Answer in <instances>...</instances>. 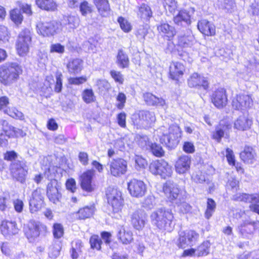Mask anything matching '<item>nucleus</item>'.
I'll use <instances>...</instances> for the list:
<instances>
[{
  "instance_id": "f257e3e1",
  "label": "nucleus",
  "mask_w": 259,
  "mask_h": 259,
  "mask_svg": "<svg viewBox=\"0 0 259 259\" xmlns=\"http://www.w3.org/2000/svg\"><path fill=\"white\" fill-rule=\"evenodd\" d=\"M151 224L162 231L171 232L174 227V215L172 210L164 207L153 211L150 216Z\"/></svg>"
},
{
  "instance_id": "f03ea898",
  "label": "nucleus",
  "mask_w": 259,
  "mask_h": 259,
  "mask_svg": "<svg viewBox=\"0 0 259 259\" xmlns=\"http://www.w3.org/2000/svg\"><path fill=\"white\" fill-rule=\"evenodd\" d=\"M160 142L169 149L176 147L179 143L181 137V131L177 125L173 124L168 128L162 126L159 129Z\"/></svg>"
},
{
  "instance_id": "7ed1b4c3",
  "label": "nucleus",
  "mask_w": 259,
  "mask_h": 259,
  "mask_svg": "<svg viewBox=\"0 0 259 259\" xmlns=\"http://www.w3.org/2000/svg\"><path fill=\"white\" fill-rule=\"evenodd\" d=\"M155 119L154 113L148 111H140L132 116V122L137 128H148L155 122Z\"/></svg>"
},
{
  "instance_id": "20e7f679",
  "label": "nucleus",
  "mask_w": 259,
  "mask_h": 259,
  "mask_svg": "<svg viewBox=\"0 0 259 259\" xmlns=\"http://www.w3.org/2000/svg\"><path fill=\"white\" fill-rule=\"evenodd\" d=\"M108 203L111 207L113 213H119L123 205L121 192L118 189L109 187L106 191Z\"/></svg>"
},
{
  "instance_id": "39448f33",
  "label": "nucleus",
  "mask_w": 259,
  "mask_h": 259,
  "mask_svg": "<svg viewBox=\"0 0 259 259\" xmlns=\"http://www.w3.org/2000/svg\"><path fill=\"white\" fill-rule=\"evenodd\" d=\"M149 170L152 174L159 175L163 179L168 178L172 174L171 166L163 159L156 160L151 163Z\"/></svg>"
},
{
  "instance_id": "423d86ee",
  "label": "nucleus",
  "mask_w": 259,
  "mask_h": 259,
  "mask_svg": "<svg viewBox=\"0 0 259 259\" xmlns=\"http://www.w3.org/2000/svg\"><path fill=\"white\" fill-rule=\"evenodd\" d=\"M47 229V227L40 222L31 220L25 226L24 231L29 241L32 242L39 236L40 232H46Z\"/></svg>"
},
{
  "instance_id": "0eeeda50",
  "label": "nucleus",
  "mask_w": 259,
  "mask_h": 259,
  "mask_svg": "<svg viewBox=\"0 0 259 259\" xmlns=\"http://www.w3.org/2000/svg\"><path fill=\"white\" fill-rule=\"evenodd\" d=\"M199 235L193 230H187L179 233L176 244L179 248H185L193 246L197 242Z\"/></svg>"
},
{
  "instance_id": "6e6552de",
  "label": "nucleus",
  "mask_w": 259,
  "mask_h": 259,
  "mask_svg": "<svg viewBox=\"0 0 259 259\" xmlns=\"http://www.w3.org/2000/svg\"><path fill=\"white\" fill-rule=\"evenodd\" d=\"M31 42V33L29 29L21 31L17 39V53L21 56L27 55Z\"/></svg>"
},
{
  "instance_id": "1a4fd4ad",
  "label": "nucleus",
  "mask_w": 259,
  "mask_h": 259,
  "mask_svg": "<svg viewBox=\"0 0 259 259\" xmlns=\"http://www.w3.org/2000/svg\"><path fill=\"white\" fill-rule=\"evenodd\" d=\"M16 77V64L8 63L0 68V81L5 85L9 84Z\"/></svg>"
},
{
  "instance_id": "9d476101",
  "label": "nucleus",
  "mask_w": 259,
  "mask_h": 259,
  "mask_svg": "<svg viewBox=\"0 0 259 259\" xmlns=\"http://www.w3.org/2000/svg\"><path fill=\"white\" fill-rule=\"evenodd\" d=\"M36 27L37 33L44 36L54 35L61 30V24L55 21L39 22Z\"/></svg>"
},
{
  "instance_id": "9b49d317",
  "label": "nucleus",
  "mask_w": 259,
  "mask_h": 259,
  "mask_svg": "<svg viewBox=\"0 0 259 259\" xmlns=\"http://www.w3.org/2000/svg\"><path fill=\"white\" fill-rule=\"evenodd\" d=\"M163 190L169 201L176 204H179L181 195L180 190L177 184L172 182L167 181L164 184Z\"/></svg>"
},
{
  "instance_id": "f8f14e48",
  "label": "nucleus",
  "mask_w": 259,
  "mask_h": 259,
  "mask_svg": "<svg viewBox=\"0 0 259 259\" xmlns=\"http://www.w3.org/2000/svg\"><path fill=\"white\" fill-rule=\"evenodd\" d=\"M107 166L110 174L116 177L125 174L127 170V163L122 158L112 159L109 161Z\"/></svg>"
},
{
  "instance_id": "ddd939ff",
  "label": "nucleus",
  "mask_w": 259,
  "mask_h": 259,
  "mask_svg": "<svg viewBox=\"0 0 259 259\" xmlns=\"http://www.w3.org/2000/svg\"><path fill=\"white\" fill-rule=\"evenodd\" d=\"M127 189L130 194L135 197H142L145 195L147 187L143 181L133 179L127 183Z\"/></svg>"
},
{
  "instance_id": "4468645a",
  "label": "nucleus",
  "mask_w": 259,
  "mask_h": 259,
  "mask_svg": "<svg viewBox=\"0 0 259 259\" xmlns=\"http://www.w3.org/2000/svg\"><path fill=\"white\" fill-rule=\"evenodd\" d=\"M233 108L240 111H245L251 107L252 100L250 96L245 94H238L232 100Z\"/></svg>"
},
{
  "instance_id": "2eb2a0df",
  "label": "nucleus",
  "mask_w": 259,
  "mask_h": 259,
  "mask_svg": "<svg viewBox=\"0 0 259 259\" xmlns=\"http://www.w3.org/2000/svg\"><path fill=\"white\" fill-rule=\"evenodd\" d=\"M188 84L190 88L197 89H203L206 91L209 87L207 78L197 73H193L188 79Z\"/></svg>"
},
{
  "instance_id": "dca6fc26",
  "label": "nucleus",
  "mask_w": 259,
  "mask_h": 259,
  "mask_svg": "<svg viewBox=\"0 0 259 259\" xmlns=\"http://www.w3.org/2000/svg\"><path fill=\"white\" fill-rule=\"evenodd\" d=\"M131 219L133 227L138 230H142L147 221V214L145 211L142 209L135 211L132 214Z\"/></svg>"
},
{
  "instance_id": "f3484780",
  "label": "nucleus",
  "mask_w": 259,
  "mask_h": 259,
  "mask_svg": "<svg viewBox=\"0 0 259 259\" xmlns=\"http://www.w3.org/2000/svg\"><path fill=\"white\" fill-rule=\"evenodd\" d=\"M95 171L93 169L88 170L80 176V186L81 188L87 192H90L94 190L93 183Z\"/></svg>"
},
{
  "instance_id": "a211bd4d",
  "label": "nucleus",
  "mask_w": 259,
  "mask_h": 259,
  "mask_svg": "<svg viewBox=\"0 0 259 259\" xmlns=\"http://www.w3.org/2000/svg\"><path fill=\"white\" fill-rule=\"evenodd\" d=\"M194 10L190 8L188 10H182L174 18V22L178 25H186L191 23V17L194 13Z\"/></svg>"
},
{
  "instance_id": "6ab92c4d",
  "label": "nucleus",
  "mask_w": 259,
  "mask_h": 259,
  "mask_svg": "<svg viewBox=\"0 0 259 259\" xmlns=\"http://www.w3.org/2000/svg\"><path fill=\"white\" fill-rule=\"evenodd\" d=\"M47 193L50 201L54 203L59 201L61 195L59 192V185L56 180H51L48 184Z\"/></svg>"
},
{
  "instance_id": "aec40b11",
  "label": "nucleus",
  "mask_w": 259,
  "mask_h": 259,
  "mask_svg": "<svg viewBox=\"0 0 259 259\" xmlns=\"http://www.w3.org/2000/svg\"><path fill=\"white\" fill-rule=\"evenodd\" d=\"M43 197L40 190H36L32 194V198L29 201L30 210L31 212L38 211L42 207Z\"/></svg>"
},
{
  "instance_id": "412c9836",
  "label": "nucleus",
  "mask_w": 259,
  "mask_h": 259,
  "mask_svg": "<svg viewBox=\"0 0 259 259\" xmlns=\"http://www.w3.org/2000/svg\"><path fill=\"white\" fill-rule=\"evenodd\" d=\"M227 101L226 91L224 89L217 90L212 95V102L214 106L219 108L226 106Z\"/></svg>"
},
{
  "instance_id": "4be33fe9",
  "label": "nucleus",
  "mask_w": 259,
  "mask_h": 259,
  "mask_svg": "<svg viewBox=\"0 0 259 259\" xmlns=\"http://www.w3.org/2000/svg\"><path fill=\"white\" fill-rule=\"evenodd\" d=\"M185 71L183 64L179 62H172L169 67V73L171 79L178 80Z\"/></svg>"
},
{
  "instance_id": "5701e85b",
  "label": "nucleus",
  "mask_w": 259,
  "mask_h": 259,
  "mask_svg": "<svg viewBox=\"0 0 259 259\" xmlns=\"http://www.w3.org/2000/svg\"><path fill=\"white\" fill-rule=\"evenodd\" d=\"M117 237L124 244H130L134 240L132 231L125 229L123 226H118Z\"/></svg>"
},
{
  "instance_id": "b1692460",
  "label": "nucleus",
  "mask_w": 259,
  "mask_h": 259,
  "mask_svg": "<svg viewBox=\"0 0 259 259\" xmlns=\"http://www.w3.org/2000/svg\"><path fill=\"white\" fill-rule=\"evenodd\" d=\"M197 27L199 30L204 35L213 36L215 34V27L211 22L203 19L198 22Z\"/></svg>"
},
{
  "instance_id": "393cba45",
  "label": "nucleus",
  "mask_w": 259,
  "mask_h": 259,
  "mask_svg": "<svg viewBox=\"0 0 259 259\" xmlns=\"http://www.w3.org/2000/svg\"><path fill=\"white\" fill-rule=\"evenodd\" d=\"M190 163L191 159L189 156H181L177 161L175 165L176 172L179 174L186 173L189 169Z\"/></svg>"
},
{
  "instance_id": "a878e982",
  "label": "nucleus",
  "mask_w": 259,
  "mask_h": 259,
  "mask_svg": "<svg viewBox=\"0 0 259 259\" xmlns=\"http://www.w3.org/2000/svg\"><path fill=\"white\" fill-rule=\"evenodd\" d=\"M231 127L232 125L230 123L226 121H221L219 126L215 128V132L213 134V138L220 142L225 135L227 136Z\"/></svg>"
},
{
  "instance_id": "bb28decb",
  "label": "nucleus",
  "mask_w": 259,
  "mask_h": 259,
  "mask_svg": "<svg viewBox=\"0 0 259 259\" xmlns=\"http://www.w3.org/2000/svg\"><path fill=\"white\" fill-rule=\"evenodd\" d=\"M16 230V223L15 221L3 220L0 224V232L5 236L15 235Z\"/></svg>"
},
{
  "instance_id": "cd10ccee",
  "label": "nucleus",
  "mask_w": 259,
  "mask_h": 259,
  "mask_svg": "<svg viewBox=\"0 0 259 259\" xmlns=\"http://www.w3.org/2000/svg\"><path fill=\"white\" fill-rule=\"evenodd\" d=\"M241 159L246 163L251 164L256 159V153L251 147L245 146L240 154Z\"/></svg>"
},
{
  "instance_id": "c85d7f7f",
  "label": "nucleus",
  "mask_w": 259,
  "mask_h": 259,
  "mask_svg": "<svg viewBox=\"0 0 259 259\" xmlns=\"http://www.w3.org/2000/svg\"><path fill=\"white\" fill-rule=\"evenodd\" d=\"M159 33L163 36L170 40L176 34L175 28L168 23H162L157 26Z\"/></svg>"
},
{
  "instance_id": "c756f323",
  "label": "nucleus",
  "mask_w": 259,
  "mask_h": 259,
  "mask_svg": "<svg viewBox=\"0 0 259 259\" xmlns=\"http://www.w3.org/2000/svg\"><path fill=\"white\" fill-rule=\"evenodd\" d=\"M233 199L237 201L250 203L251 204L259 203V194H237L233 196Z\"/></svg>"
},
{
  "instance_id": "7c9ffc66",
  "label": "nucleus",
  "mask_w": 259,
  "mask_h": 259,
  "mask_svg": "<svg viewBox=\"0 0 259 259\" xmlns=\"http://www.w3.org/2000/svg\"><path fill=\"white\" fill-rule=\"evenodd\" d=\"M63 24L64 27L67 31L71 32L79 26V19L74 16H65Z\"/></svg>"
},
{
  "instance_id": "2f4dec72",
  "label": "nucleus",
  "mask_w": 259,
  "mask_h": 259,
  "mask_svg": "<svg viewBox=\"0 0 259 259\" xmlns=\"http://www.w3.org/2000/svg\"><path fill=\"white\" fill-rule=\"evenodd\" d=\"M93 3L102 16L106 17L109 14L110 8L108 0H93Z\"/></svg>"
},
{
  "instance_id": "473e14b6",
  "label": "nucleus",
  "mask_w": 259,
  "mask_h": 259,
  "mask_svg": "<svg viewBox=\"0 0 259 259\" xmlns=\"http://www.w3.org/2000/svg\"><path fill=\"white\" fill-rule=\"evenodd\" d=\"M143 98L147 104L152 106H163L165 101L161 98H158L150 93H146L143 95Z\"/></svg>"
},
{
  "instance_id": "72a5a7b5",
  "label": "nucleus",
  "mask_w": 259,
  "mask_h": 259,
  "mask_svg": "<svg viewBox=\"0 0 259 259\" xmlns=\"http://www.w3.org/2000/svg\"><path fill=\"white\" fill-rule=\"evenodd\" d=\"M252 121L246 116L243 115L240 116L235 121L234 127L239 130L244 131L250 128Z\"/></svg>"
},
{
  "instance_id": "f704fd0d",
  "label": "nucleus",
  "mask_w": 259,
  "mask_h": 259,
  "mask_svg": "<svg viewBox=\"0 0 259 259\" xmlns=\"http://www.w3.org/2000/svg\"><path fill=\"white\" fill-rule=\"evenodd\" d=\"M28 167L24 161H17V181L24 183L27 175Z\"/></svg>"
},
{
  "instance_id": "c9c22d12",
  "label": "nucleus",
  "mask_w": 259,
  "mask_h": 259,
  "mask_svg": "<svg viewBox=\"0 0 259 259\" xmlns=\"http://www.w3.org/2000/svg\"><path fill=\"white\" fill-rule=\"evenodd\" d=\"M35 2L39 8L45 10L54 11L57 8L54 0H35Z\"/></svg>"
},
{
  "instance_id": "e433bc0d",
  "label": "nucleus",
  "mask_w": 259,
  "mask_h": 259,
  "mask_svg": "<svg viewBox=\"0 0 259 259\" xmlns=\"http://www.w3.org/2000/svg\"><path fill=\"white\" fill-rule=\"evenodd\" d=\"M82 61L78 59H73L68 62L67 67L71 74H76L81 70Z\"/></svg>"
},
{
  "instance_id": "4c0bfd02",
  "label": "nucleus",
  "mask_w": 259,
  "mask_h": 259,
  "mask_svg": "<svg viewBox=\"0 0 259 259\" xmlns=\"http://www.w3.org/2000/svg\"><path fill=\"white\" fill-rule=\"evenodd\" d=\"M95 211L94 205L85 206L78 210L77 212L78 218L79 219H85L92 217Z\"/></svg>"
},
{
  "instance_id": "58836bf2",
  "label": "nucleus",
  "mask_w": 259,
  "mask_h": 259,
  "mask_svg": "<svg viewBox=\"0 0 259 259\" xmlns=\"http://www.w3.org/2000/svg\"><path fill=\"white\" fill-rule=\"evenodd\" d=\"M117 64L122 68L128 67L129 59L127 55L122 50L118 51L117 55Z\"/></svg>"
},
{
  "instance_id": "ea45409f",
  "label": "nucleus",
  "mask_w": 259,
  "mask_h": 259,
  "mask_svg": "<svg viewBox=\"0 0 259 259\" xmlns=\"http://www.w3.org/2000/svg\"><path fill=\"white\" fill-rule=\"evenodd\" d=\"M19 8L20 14H17V24L21 23L23 21V17L21 14L22 12L27 16H30L32 14V11L30 5L26 4H20L19 5Z\"/></svg>"
},
{
  "instance_id": "a19ab883",
  "label": "nucleus",
  "mask_w": 259,
  "mask_h": 259,
  "mask_svg": "<svg viewBox=\"0 0 259 259\" xmlns=\"http://www.w3.org/2000/svg\"><path fill=\"white\" fill-rule=\"evenodd\" d=\"M210 243L208 241H204L196 249L197 256H205L209 253Z\"/></svg>"
},
{
  "instance_id": "79ce46f5",
  "label": "nucleus",
  "mask_w": 259,
  "mask_h": 259,
  "mask_svg": "<svg viewBox=\"0 0 259 259\" xmlns=\"http://www.w3.org/2000/svg\"><path fill=\"white\" fill-rule=\"evenodd\" d=\"M138 14L142 18L148 19L152 17V12L147 5L143 4L139 8Z\"/></svg>"
},
{
  "instance_id": "37998d69",
  "label": "nucleus",
  "mask_w": 259,
  "mask_h": 259,
  "mask_svg": "<svg viewBox=\"0 0 259 259\" xmlns=\"http://www.w3.org/2000/svg\"><path fill=\"white\" fill-rule=\"evenodd\" d=\"M193 40L192 35H179L178 44L182 47H188L192 45Z\"/></svg>"
},
{
  "instance_id": "c03bdc74",
  "label": "nucleus",
  "mask_w": 259,
  "mask_h": 259,
  "mask_svg": "<svg viewBox=\"0 0 259 259\" xmlns=\"http://www.w3.org/2000/svg\"><path fill=\"white\" fill-rule=\"evenodd\" d=\"M83 101L87 104L94 102L96 100V96L92 89H85L82 93Z\"/></svg>"
},
{
  "instance_id": "a18cd8bd",
  "label": "nucleus",
  "mask_w": 259,
  "mask_h": 259,
  "mask_svg": "<svg viewBox=\"0 0 259 259\" xmlns=\"http://www.w3.org/2000/svg\"><path fill=\"white\" fill-rule=\"evenodd\" d=\"M10 38V32L8 28L3 25H0V44H5Z\"/></svg>"
},
{
  "instance_id": "49530a36",
  "label": "nucleus",
  "mask_w": 259,
  "mask_h": 259,
  "mask_svg": "<svg viewBox=\"0 0 259 259\" xmlns=\"http://www.w3.org/2000/svg\"><path fill=\"white\" fill-rule=\"evenodd\" d=\"M117 21L120 25L121 29L124 32H128L131 31L132 26L126 19L122 17H119L117 19Z\"/></svg>"
},
{
  "instance_id": "de8ad7c7",
  "label": "nucleus",
  "mask_w": 259,
  "mask_h": 259,
  "mask_svg": "<svg viewBox=\"0 0 259 259\" xmlns=\"http://www.w3.org/2000/svg\"><path fill=\"white\" fill-rule=\"evenodd\" d=\"M162 2L166 11L174 13L177 9L176 3L174 0H158Z\"/></svg>"
},
{
  "instance_id": "09e8293b",
  "label": "nucleus",
  "mask_w": 259,
  "mask_h": 259,
  "mask_svg": "<svg viewBox=\"0 0 259 259\" xmlns=\"http://www.w3.org/2000/svg\"><path fill=\"white\" fill-rule=\"evenodd\" d=\"M162 2L166 11L174 13L177 9L176 3L174 0H158Z\"/></svg>"
},
{
  "instance_id": "8fccbe9b",
  "label": "nucleus",
  "mask_w": 259,
  "mask_h": 259,
  "mask_svg": "<svg viewBox=\"0 0 259 259\" xmlns=\"http://www.w3.org/2000/svg\"><path fill=\"white\" fill-rule=\"evenodd\" d=\"M215 208V203L212 199H208L207 202V209L205 212V217L207 219L212 215Z\"/></svg>"
},
{
  "instance_id": "3c124183",
  "label": "nucleus",
  "mask_w": 259,
  "mask_h": 259,
  "mask_svg": "<svg viewBox=\"0 0 259 259\" xmlns=\"http://www.w3.org/2000/svg\"><path fill=\"white\" fill-rule=\"evenodd\" d=\"M61 247L60 243H55L49 248V255L52 258H56L60 254Z\"/></svg>"
},
{
  "instance_id": "603ef678",
  "label": "nucleus",
  "mask_w": 259,
  "mask_h": 259,
  "mask_svg": "<svg viewBox=\"0 0 259 259\" xmlns=\"http://www.w3.org/2000/svg\"><path fill=\"white\" fill-rule=\"evenodd\" d=\"M102 240L98 235L92 236L90 240V243L92 248L100 250Z\"/></svg>"
},
{
  "instance_id": "864d4df0",
  "label": "nucleus",
  "mask_w": 259,
  "mask_h": 259,
  "mask_svg": "<svg viewBox=\"0 0 259 259\" xmlns=\"http://www.w3.org/2000/svg\"><path fill=\"white\" fill-rule=\"evenodd\" d=\"M64 234V229L60 224L56 223L53 225V235L56 238H60Z\"/></svg>"
},
{
  "instance_id": "5fc2aeb1",
  "label": "nucleus",
  "mask_w": 259,
  "mask_h": 259,
  "mask_svg": "<svg viewBox=\"0 0 259 259\" xmlns=\"http://www.w3.org/2000/svg\"><path fill=\"white\" fill-rule=\"evenodd\" d=\"M148 32V28L146 26H140L137 29L136 35L138 39L140 40H143L145 39V36Z\"/></svg>"
},
{
  "instance_id": "6e6d98bb",
  "label": "nucleus",
  "mask_w": 259,
  "mask_h": 259,
  "mask_svg": "<svg viewBox=\"0 0 259 259\" xmlns=\"http://www.w3.org/2000/svg\"><path fill=\"white\" fill-rule=\"evenodd\" d=\"M116 100L118 102L116 105V107L119 109H122L125 106L126 100L125 95L123 93H119L116 97Z\"/></svg>"
},
{
  "instance_id": "4d7b16f0",
  "label": "nucleus",
  "mask_w": 259,
  "mask_h": 259,
  "mask_svg": "<svg viewBox=\"0 0 259 259\" xmlns=\"http://www.w3.org/2000/svg\"><path fill=\"white\" fill-rule=\"evenodd\" d=\"M50 52L51 53H56L62 54L65 52V47L59 43L53 44L50 46Z\"/></svg>"
},
{
  "instance_id": "13d9d810",
  "label": "nucleus",
  "mask_w": 259,
  "mask_h": 259,
  "mask_svg": "<svg viewBox=\"0 0 259 259\" xmlns=\"http://www.w3.org/2000/svg\"><path fill=\"white\" fill-rule=\"evenodd\" d=\"M151 149L153 154L157 157H161L164 155V151L162 147L158 144H152Z\"/></svg>"
},
{
  "instance_id": "bf43d9fd",
  "label": "nucleus",
  "mask_w": 259,
  "mask_h": 259,
  "mask_svg": "<svg viewBox=\"0 0 259 259\" xmlns=\"http://www.w3.org/2000/svg\"><path fill=\"white\" fill-rule=\"evenodd\" d=\"M80 11L82 15L85 16L92 11L91 5L87 2H83L80 5Z\"/></svg>"
},
{
  "instance_id": "052dcab7",
  "label": "nucleus",
  "mask_w": 259,
  "mask_h": 259,
  "mask_svg": "<svg viewBox=\"0 0 259 259\" xmlns=\"http://www.w3.org/2000/svg\"><path fill=\"white\" fill-rule=\"evenodd\" d=\"M97 44V41L93 38H90L88 41L84 43V46L88 47V51L89 52L94 53L96 52Z\"/></svg>"
},
{
  "instance_id": "680f3d73",
  "label": "nucleus",
  "mask_w": 259,
  "mask_h": 259,
  "mask_svg": "<svg viewBox=\"0 0 259 259\" xmlns=\"http://www.w3.org/2000/svg\"><path fill=\"white\" fill-rule=\"evenodd\" d=\"M110 73L111 76L114 79L115 82H118L119 84L123 83L124 78L123 75L120 72L113 70L110 71Z\"/></svg>"
},
{
  "instance_id": "e2e57ef3",
  "label": "nucleus",
  "mask_w": 259,
  "mask_h": 259,
  "mask_svg": "<svg viewBox=\"0 0 259 259\" xmlns=\"http://www.w3.org/2000/svg\"><path fill=\"white\" fill-rule=\"evenodd\" d=\"M62 75L61 73H57L56 75V84L55 91L59 93L61 91L62 88Z\"/></svg>"
},
{
  "instance_id": "0e129e2a",
  "label": "nucleus",
  "mask_w": 259,
  "mask_h": 259,
  "mask_svg": "<svg viewBox=\"0 0 259 259\" xmlns=\"http://www.w3.org/2000/svg\"><path fill=\"white\" fill-rule=\"evenodd\" d=\"M239 182L234 178L231 177L228 181L227 184V187L228 189H230L233 191L237 190L238 187Z\"/></svg>"
},
{
  "instance_id": "69168bd1",
  "label": "nucleus",
  "mask_w": 259,
  "mask_h": 259,
  "mask_svg": "<svg viewBox=\"0 0 259 259\" xmlns=\"http://www.w3.org/2000/svg\"><path fill=\"white\" fill-rule=\"evenodd\" d=\"M249 11L253 15L259 16V2L254 1L250 5Z\"/></svg>"
},
{
  "instance_id": "338daca9",
  "label": "nucleus",
  "mask_w": 259,
  "mask_h": 259,
  "mask_svg": "<svg viewBox=\"0 0 259 259\" xmlns=\"http://www.w3.org/2000/svg\"><path fill=\"white\" fill-rule=\"evenodd\" d=\"M67 190L71 193H74L76 190V182L74 179L71 178L67 180L66 182Z\"/></svg>"
},
{
  "instance_id": "774afa93",
  "label": "nucleus",
  "mask_w": 259,
  "mask_h": 259,
  "mask_svg": "<svg viewBox=\"0 0 259 259\" xmlns=\"http://www.w3.org/2000/svg\"><path fill=\"white\" fill-rule=\"evenodd\" d=\"M87 81L85 77H70L68 79V82L70 84L79 85Z\"/></svg>"
}]
</instances>
